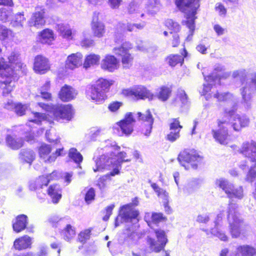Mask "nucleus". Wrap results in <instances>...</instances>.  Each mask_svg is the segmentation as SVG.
I'll list each match as a JSON object with an SVG mask.
<instances>
[{"label":"nucleus","instance_id":"5701e85b","mask_svg":"<svg viewBox=\"0 0 256 256\" xmlns=\"http://www.w3.org/2000/svg\"><path fill=\"white\" fill-rule=\"evenodd\" d=\"M37 39L42 44L51 45L55 40L54 32L49 28H44L38 32Z\"/></svg>","mask_w":256,"mask_h":256},{"label":"nucleus","instance_id":"6e6d98bb","mask_svg":"<svg viewBox=\"0 0 256 256\" xmlns=\"http://www.w3.org/2000/svg\"><path fill=\"white\" fill-rule=\"evenodd\" d=\"M182 128V126L180 124L179 118L172 119V122L170 124V130H180Z\"/></svg>","mask_w":256,"mask_h":256},{"label":"nucleus","instance_id":"13d9d810","mask_svg":"<svg viewBox=\"0 0 256 256\" xmlns=\"http://www.w3.org/2000/svg\"><path fill=\"white\" fill-rule=\"evenodd\" d=\"M256 178V170L254 168H250L246 176V180L248 182H252Z\"/></svg>","mask_w":256,"mask_h":256},{"label":"nucleus","instance_id":"de8ad7c7","mask_svg":"<svg viewBox=\"0 0 256 256\" xmlns=\"http://www.w3.org/2000/svg\"><path fill=\"white\" fill-rule=\"evenodd\" d=\"M26 20L24 12H20L16 14L12 23L14 26H22Z\"/></svg>","mask_w":256,"mask_h":256},{"label":"nucleus","instance_id":"423d86ee","mask_svg":"<svg viewBox=\"0 0 256 256\" xmlns=\"http://www.w3.org/2000/svg\"><path fill=\"white\" fill-rule=\"evenodd\" d=\"M121 93L123 96L130 98L136 100L146 99L152 100L154 98V94L142 85H137L132 88L123 89Z\"/></svg>","mask_w":256,"mask_h":256},{"label":"nucleus","instance_id":"dca6fc26","mask_svg":"<svg viewBox=\"0 0 256 256\" xmlns=\"http://www.w3.org/2000/svg\"><path fill=\"white\" fill-rule=\"evenodd\" d=\"M136 122L133 114L131 112L126 113L124 118L116 124L120 128L122 132L126 135H130L134 130V123Z\"/></svg>","mask_w":256,"mask_h":256},{"label":"nucleus","instance_id":"f03ea898","mask_svg":"<svg viewBox=\"0 0 256 256\" xmlns=\"http://www.w3.org/2000/svg\"><path fill=\"white\" fill-rule=\"evenodd\" d=\"M236 110L237 108L234 106L232 109L226 112L223 117L216 120L218 128L212 129L211 131L212 138L216 142L222 145L228 144L230 135L227 126L230 124V120L228 116H234Z\"/></svg>","mask_w":256,"mask_h":256},{"label":"nucleus","instance_id":"4c0bfd02","mask_svg":"<svg viewBox=\"0 0 256 256\" xmlns=\"http://www.w3.org/2000/svg\"><path fill=\"white\" fill-rule=\"evenodd\" d=\"M100 56L94 54H90L85 58L84 62V67L88 68L92 66L98 64L99 63Z\"/></svg>","mask_w":256,"mask_h":256},{"label":"nucleus","instance_id":"4d7b16f0","mask_svg":"<svg viewBox=\"0 0 256 256\" xmlns=\"http://www.w3.org/2000/svg\"><path fill=\"white\" fill-rule=\"evenodd\" d=\"M114 207V204H110L105 208L103 212L105 214L102 218V220L104 221H108L109 220L110 217L112 214V212Z\"/></svg>","mask_w":256,"mask_h":256},{"label":"nucleus","instance_id":"2eb2a0df","mask_svg":"<svg viewBox=\"0 0 256 256\" xmlns=\"http://www.w3.org/2000/svg\"><path fill=\"white\" fill-rule=\"evenodd\" d=\"M33 70L36 74H43L50 70V64L48 58L42 54H38L34 57Z\"/></svg>","mask_w":256,"mask_h":256},{"label":"nucleus","instance_id":"9b49d317","mask_svg":"<svg viewBox=\"0 0 256 256\" xmlns=\"http://www.w3.org/2000/svg\"><path fill=\"white\" fill-rule=\"evenodd\" d=\"M131 48V44L129 42H124L113 49L116 55L122 56L121 62L124 68H130L132 64L134 56L129 52Z\"/></svg>","mask_w":256,"mask_h":256},{"label":"nucleus","instance_id":"37998d69","mask_svg":"<svg viewBox=\"0 0 256 256\" xmlns=\"http://www.w3.org/2000/svg\"><path fill=\"white\" fill-rule=\"evenodd\" d=\"M188 101V97L184 90L178 92L175 98L176 104L181 106L186 104Z\"/></svg>","mask_w":256,"mask_h":256},{"label":"nucleus","instance_id":"a18cd8bd","mask_svg":"<svg viewBox=\"0 0 256 256\" xmlns=\"http://www.w3.org/2000/svg\"><path fill=\"white\" fill-rule=\"evenodd\" d=\"M92 230V228L85 229L80 232L78 234V240L82 244L86 242L87 240L90 239L91 236V232Z\"/></svg>","mask_w":256,"mask_h":256},{"label":"nucleus","instance_id":"3c124183","mask_svg":"<svg viewBox=\"0 0 256 256\" xmlns=\"http://www.w3.org/2000/svg\"><path fill=\"white\" fill-rule=\"evenodd\" d=\"M122 102L114 100L111 102L108 105V108L110 112L112 113L117 112L122 106Z\"/></svg>","mask_w":256,"mask_h":256},{"label":"nucleus","instance_id":"aec40b11","mask_svg":"<svg viewBox=\"0 0 256 256\" xmlns=\"http://www.w3.org/2000/svg\"><path fill=\"white\" fill-rule=\"evenodd\" d=\"M144 221L150 228L153 224L158 225L160 222H166L167 218L162 212H147L144 216Z\"/></svg>","mask_w":256,"mask_h":256},{"label":"nucleus","instance_id":"9d476101","mask_svg":"<svg viewBox=\"0 0 256 256\" xmlns=\"http://www.w3.org/2000/svg\"><path fill=\"white\" fill-rule=\"evenodd\" d=\"M216 184L227 194L228 198L241 199L243 197V188L242 186L235 188L234 186L224 178L216 180Z\"/></svg>","mask_w":256,"mask_h":256},{"label":"nucleus","instance_id":"58836bf2","mask_svg":"<svg viewBox=\"0 0 256 256\" xmlns=\"http://www.w3.org/2000/svg\"><path fill=\"white\" fill-rule=\"evenodd\" d=\"M60 234L64 240H69L75 236L76 230L74 227L68 224L60 231Z\"/></svg>","mask_w":256,"mask_h":256},{"label":"nucleus","instance_id":"774afa93","mask_svg":"<svg viewBox=\"0 0 256 256\" xmlns=\"http://www.w3.org/2000/svg\"><path fill=\"white\" fill-rule=\"evenodd\" d=\"M215 9L218 10L220 15H225L226 13V8H224V6L220 3L218 4V6L215 8Z\"/></svg>","mask_w":256,"mask_h":256},{"label":"nucleus","instance_id":"c9c22d12","mask_svg":"<svg viewBox=\"0 0 256 256\" xmlns=\"http://www.w3.org/2000/svg\"><path fill=\"white\" fill-rule=\"evenodd\" d=\"M172 93V88L162 86L159 88L158 92L156 94L154 97L156 96L160 100L165 102L170 98Z\"/></svg>","mask_w":256,"mask_h":256},{"label":"nucleus","instance_id":"cd10ccee","mask_svg":"<svg viewBox=\"0 0 256 256\" xmlns=\"http://www.w3.org/2000/svg\"><path fill=\"white\" fill-rule=\"evenodd\" d=\"M6 143L8 146L13 150H18L23 146L24 140L22 138L17 137L15 134H7Z\"/></svg>","mask_w":256,"mask_h":256},{"label":"nucleus","instance_id":"0e129e2a","mask_svg":"<svg viewBox=\"0 0 256 256\" xmlns=\"http://www.w3.org/2000/svg\"><path fill=\"white\" fill-rule=\"evenodd\" d=\"M40 94L41 95L42 98L46 100H52V94L48 91H42L40 90Z\"/></svg>","mask_w":256,"mask_h":256},{"label":"nucleus","instance_id":"338daca9","mask_svg":"<svg viewBox=\"0 0 256 256\" xmlns=\"http://www.w3.org/2000/svg\"><path fill=\"white\" fill-rule=\"evenodd\" d=\"M121 168V164H118L116 165V166L114 168L113 170L110 172V173L106 174L108 175V177L110 178V176H113L116 175L120 173V170Z\"/></svg>","mask_w":256,"mask_h":256},{"label":"nucleus","instance_id":"2f4dec72","mask_svg":"<svg viewBox=\"0 0 256 256\" xmlns=\"http://www.w3.org/2000/svg\"><path fill=\"white\" fill-rule=\"evenodd\" d=\"M164 26L166 28L168 31L164 32V35L166 37L169 36V34L174 32L178 33L181 30L180 24L172 19H167L164 22Z\"/></svg>","mask_w":256,"mask_h":256},{"label":"nucleus","instance_id":"ddd939ff","mask_svg":"<svg viewBox=\"0 0 256 256\" xmlns=\"http://www.w3.org/2000/svg\"><path fill=\"white\" fill-rule=\"evenodd\" d=\"M137 115L138 120L141 122L142 132L146 136H149L154 122V118L150 110H146L144 113L138 112Z\"/></svg>","mask_w":256,"mask_h":256},{"label":"nucleus","instance_id":"a878e982","mask_svg":"<svg viewBox=\"0 0 256 256\" xmlns=\"http://www.w3.org/2000/svg\"><path fill=\"white\" fill-rule=\"evenodd\" d=\"M32 244L31 238L28 235H24L14 240L13 247L16 250L21 251L31 248Z\"/></svg>","mask_w":256,"mask_h":256},{"label":"nucleus","instance_id":"20e7f679","mask_svg":"<svg viewBox=\"0 0 256 256\" xmlns=\"http://www.w3.org/2000/svg\"><path fill=\"white\" fill-rule=\"evenodd\" d=\"M156 239L152 234L148 235L146 239V245L151 252L159 253L165 251L164 248L168 242L165 231L160 228L154 230Z\"/></svg>","mask_w":256,"mask_h":256},{"label":"nucleus","instance_id":"1a4fd4ad","mask_svg":"<svg viewBox=\"0 0 256 256\" xmlns=\"http://www.w3.org/2000/svg\"><path fill=\"white\" fill-rule=\"evenodd\" d=\"M239 213L234 208H229L228 211V220L229 221L230 232L232 236L236 238L242 234L244 220L239 216ZM245 226V224H244Z\"/></svg>","mask_w":256,"mask_h":256},{"label":"nucleus","instance_id":"a19ab883","mask_svg":"<svg viewBox=\"0 0 256 256\" xmlns=\"http://www.w3.org/2000/svg\"><path fill=\"white\" fill-rule=\"evenodd\" d=\"M84 200L86 204H91L94 200L96 197V190L93 188H87L84 189Z\"/></svg>","mask_w":256,"mask_h":256},{"label":"nucleus","instance_id":"e433bc0d","mask_svg":"<svg viewBox=\"0 0 256 256\" xmlns=\"http://www.w3.org/2000/svg\"><path fill=\"white\" fill-rule=\"evenodd\" d=\"M236 250L242 256H256V249L249 245L240 246L237 248Z\"/></svg>","mask_w":256,"mask_h":256},{"label":"nucleus","instance_id":"f704fd0d","mask_svg":"<svg viewBox=\"0 0 256 256\" xmlns=\"http://www.w3.org/2000/svg\"><path fill=\"white\" fill-rule=\"evenodd\" d=\"M19 156L23 162L31 164L36 158V154L32 150L25 149L20 152Z\"/></svg>","mask_w":256,"mask_h":256},{"label":"nucleus","instance_id":"49530a36","mask_svg":"<svg viewBox=\"0 0 256 256\" xmlns=\"http://www.w3.org/2000/svg\"><path fill=\"white\" fill-rule=\"evenodd\" d=\"M232 96V94L228 92H220L218 91L214 95V97L216 98L219 102H226Z\"/></svg>","mask_w":256,"mask_h":256},{"label":"nucleus","instance_id":"09e8293b","mask_svg":"<svg viewBox=\"0 0 256 256\" xmlns=\"http://www.w3.org/2000/svg\"><path fill=\"white\" fill-rule=\"evenodd\" d=\"M168 40L172 48H178L180 43V36L178 33L174 32L169 34Z\"/></svg>","mask_w":256,"mask_h":256},{"label":"nucleus","instance_id":"864d4df0","mask_svg":"<svg viewBox=\"0 0 256 256\" xmlns=\"http://www.w3.org/2000/svg\"><path fill=\"white\" fill-rule=\"evenodd\" d=\"M170 132L166 137L167 140L173 142L176 140L180 137V132L179 130H170Z\"/></svg>","mask_w":256,"mask_h":256},{"label":"nucleus","instance_id":"79ce46f5","mask_svg":"<svg viewBox=\"0 0 256 256\" xmlns=\"http://www.w3.org/2000/svg\"><path fill=\"white\" fill-rule=\"evenodd\" d=\"M60 36L68 40L72 39V29L65 26H61L59 28Z\"/></svg>","mask_w":256,"mask_h":256},{"label":"nucleus","instance_id":"6ab92c4d","mask_svg":"<svg viewBox=\"0 0 256 256\" xmlns=\"http://www.w3.org/2000/svg\"><path fill=\"white\" fill-rule=\"evenodd\" d=\"M100 67L104 70L113 72L119 68L120 62L114 55L107 54L102 60Z\"/></svg>","mask_w":256,"mask_h":256},{"label":"nucleus","instance_id":"c85d7f7f","mask_svg":"<svg viewBox=\"0 0 256 256\" xmlns=\"http://www.w3.org/2000/svg\"><path fill=\"white\" fill-rule=\"evenodd\" d=\"M250 120L245 115L236 114L233 118L232 126L236 132L240 131L242 128L248 126Z\"/></svg>","mask_w":256,"mask_h":256},{"label":"nucleus","instance_id":"e2e57ef3","mask_svg":"<svg viewBox=\"0 0 256 256\" xmlns=\"http://www.w3.org/2000/svg\"><path fill=\"white\" fill-rule=\"evenodd\" d=\"M93 42V40L86 38L80 42V45L82 47L88 48L92 46Z\"/></svg>","mask_w":256,"mask_h":256},{"label":"nucleus","instance_id":"69168bd1","mask_svg":"<svg viewBox=\"0 0 256 256\" xmlns=\"http://www.w3.org/2000/svg\"><path fill=\"white\" fill-rule=\"evenodd\" d=\"M122 0H108L109 4L112 8H118Z\"/></svg>","mask_w":256,"mask_h":256},{"label":"nucleus","instance_id":"c756f323","mask_svg":"<svg viewBox=\"0 0 256 256\" xmlns=\"http://www.w3.org/2000/svg\"><path fill=\"white\" fill-rule=\"evenodd\" d=\"M62 188L58 184H52L48 188L46 192L54 204H57L62 198Z\"/></svg>","mask_w":256,"mask_h":256},{"label":"nucleus","instance_id":"603ef678","mask_svg":"<svg viewBox=\"0 0 256 256\" xmlns=\"http://www.w3.org/2000/svg\"><path fill=\"white\" fill-rule=\"evenodd\" d=\"M33 114L34 116V118L28 120V122H33L38 124H41L42 120H46L47 118L46 116L44 114L40 113L38 112H33Z\"/></svg>","mask_w":256,"mask_h":256},{"label":"nucleus","instance_id":"6e6552de","mask_svg":"<svg viewBox=\"0 0 256 256\" xmlns=\"http://www.w3.org/2000/svg\"><path fill=\"white\" fill-rule=\"evenodd\" d=\"M136 202L134 204H128L120 208L119 214L115 218L114 225L116 227L119 226L123 222H130L137 218L139 215V212L134 208V205H138V202L136 201Z\"/></svg>","mask_w":256,"mask_h":256},{"label":"nucleus","instance_id":"7ed1b4c3","mask_svg":"<svg viewBox=\"0 0 256 256\" xmlns=\"http://www.w3.org/2000/svg\"><path fill=\"white\" fill-rule=\"evenodd\" d=\"M112 80L100 78L94 84H92L88 93V98L96 102H104L107 96L105 94L110 92L112 86L114 84Z\"/></svg>","mask_w":256,"mask_h":256},{"label":"nucleus","instance_id":"39448f33","mask_svg":"<svg viewBox=\"0 0 256 256\" xmlns=\"http://www.w3.org/2000/svg\"><path fill=\"white\" fill-rule=\"evenodd\" d=\"M201 157L198 152L193 148H186L181 151L178 155V160L186 170L196 169Z\"/></svg>","mask_w":256,"mask_h":256},{"label":"nucleus","instance_id":"680f3d73","mask_svg":"<svg viewBox=\"0 0 256 256\" xmlns=\"http://www.w3.org/2000/svg\"><path fill=\"white\" fill-rule=\"evenodd\" d=\"M210 220V217L206 214H198L196 221L199 223L206 224Z\"/></svg>","mask_w":256,"mask_h":256},{"label":"nucleus","instance_id":"4be33fe9","mask_svg":"<svg viewBox=\"0 0 256 256\" xmlns=\"http://www.w3.org/2000/svg\"><path fill=\"white\" fill-rule=\"evenodd\" d=\"M112 159L108 156L103 154L98 157L96 160V168H94V172L103 171L104 170H110L114 165Z\"/></svg>","mask_w":256,"mask_h":256},{"label":"nucleus","instance_id":"72a5a7b5","mask_svg":"<svg viewBox=\"0 0 256 256\" xmlns=\"http://www.w3.org/2000/svg\"><path fill=\"white\" fill-rule=\"evenodd\" d=\"M10 69L12 73L10 74L8 76L4 74L8 79L4 81H0V90L3 95L9 94L12 90L13 86H12L10 84L12 82V78L13 77V70L12 68Z\"/></svg>","mask_w":256,"mask_h":256},{"label":"nucleus","instance_id":"bf43d9fd","mask_svg":"<svg viewBox=\"0 0 256 256\" xmlns=\"http://www.w3.org/2000/svg\"><path fill=\"white\" fill-rule=\"evenodd\" d=\"M108 178H109L108 175L106 174L98 178L97 186L100 189L104 188L106 186V180Z\"/></svg>","mask_w":256,"mask_h":256},{"label":"nucleus","instance_id":"f3484780","mask_svg":"<svg viewBox=\"0 0 256 256\" xmlns=\"http://www.w3.org/2000/svg\"><path fill=\"white\" fill-rule=\"evenodd\" d=\"M99 16L100 12H93L90 25L94 36L100 38L104 36L106 29L104 24L99 20Z\"/></svg>","mask_w":256,"mask_h":256},{"label":"nucleus","instance_id":"5fc2aeb1","mask_svg":"<svg viewBox=\"0 0 256 256\" xmlns=\"http://www.w3.org/2000/svg\"><path fill=\"white\" fill-rule=\"evenodd\" d=\"M26 108L25 106L21 103L14 104V112L18 116H22L25 114Z\"/></svg>","mask_w":256,"mask_h":256},{"label":"nucleus","instance_id":"412c9836","mask_svg":"<svg viewBox=\"0 0 256 256\" xmlns=\"http://www.w3.org/2000/svg\"><path fill=\"white\" fill-rule=\"evenodd\" d=\"M83 56L79 52L73 53L68 56L65 61V68L73 70L82 65Z\"/></svg>","mask_w":256,"mask_h":256},{"label":"nucleus","instance_id":"ea45409f","mask_svg":"<svg viewBox=\"0 0 256 256\" xmlns=\"http://www.w3.org/2000/svg\"><path fill=\"white\" fill-rule=\"evenodd\" d=\"M68 156L70 159L72 160L76 164H80L83 160L82 154L74 148H70L69 150Z\"/></svg>","mask_w":256,"mask_h":256},{"label":"nucleus","instance_id":"a211bd4d","mask_svg":"<svg viewBox=\"0 0 256 256\" xmlns=\"http://www.w3.org/2000/svg\"><path fill=\"white\" fill-rule=\"evenodd\" d=\"M180 54H170L166 58V60L171 67L179 65L182 66L184 64V58L188 56V52L184 44L180 51Z\"/></svg>","mask_w":256,"mask_h":256},{"label":"nucleus","instance_id":"0eeeda50","mask_svg":"<svg viewBox=\"0 0 256 256\" xmlns=\"http://www.w3.org/2000/svg\"><path fill=\"white\" fill-rule=\"evenodd\" d=\"M52 146L45 143L42 144L38 148V156L45 163L50 164L54 162L58 157L64 154L63 147L57 148L52 154Z\"/></svg>","mask_w":256,"mask_h":256},{"label":"nucleus","instance_id":"4468645a","mask_svg":"<svg viewBox=\"0 0 256 256\" xmlns=\"http://www.w3.org/2000/svg\"><path fill=\"white\" fill-rule=\"evenodd\" d=\"M46 10L44 8H40L34 12L30 20L28 22V26L31 27H34L39 29L45 26L46 20Z\"/></svg>","mask_w":256,"mask_h":256},{"label":"nucleus","instance_id":"b1692460","mask_svg":"<svg viewBox=\"0 0 256 256\" xmlns=\"http://www.w3.org/2000/svg\"><path fill=\"white\" fill-rule=\"evenodd\" d=\"M77 94L76 90L70 86L64 84L58 92L59 98L64 102H68L74 100Z\"/></svg>","mask_w":256,"mask_h":256},{"label":"nucleus","instance_id":"473e14b6","mask_svg":"<svg viewBox=\"0 0 256 256\" xmlns=\"http://www.w3.org/2000/svg\"><path fill=\"white\" fill-rule=\"evenodd\" d=\"M206 80L209 83L206 84H204L202 94L203 95H206L207 94L210 92L212 88V84H214L216 80L218 82H220L221 80V76L218 75L214 74H210L206 76L205 78Z\"/></svg>","mask_w":256,"mask_h":256},{"label":"nucleus","instance_id":"c03bdc74","mask_svg":"<svg viewBox=\"0 0 256 256\" xmlns=\"http://www.w3.org/2000/svg\"><path fill=\"white\" fill-rule=\"evenodd\" d=\"M14 36L12 30L0 25V40H4Z\"/></svg>","mask_w":256,"mask_h":256},{"label":"nucleus","instance_id":"052dcab7","mask_svg":"<svg viewBox=\"0 0 256 256\" xmlns=\"http://www.w3.org/2000/svg\"><path fill=\"white\" fill-rule=\"evenodd\" d=\"M150 186L156 193L158 196H160L162 194L164 196L166 195V192L165 190H163L156 184L152 183Z\"/></svg>","mask_w":256,"mask_h":256},{"label":"nucleus","instance_id":"bb28decb","mask_svg":"<svg viewBox=\"0 0 256 256\" xmlns=\"http://www.w3.org/2000/svg\"><path fill=\"white\" fill-rule=\"evenodd\" d=\"M52 174L39 176L34 182L30 184L29 188L30 190H36L48 186L52 178Z\"/></svg>","mask_w":256,"mask_h":256},{"label":"nucleus","instance_id":"393cba45","mask_svg":"<svg viewBox=\"0 0 256 256\" xmlns=\"http://www.w3.org/2000/svg\"><path fill=\"white\" fill-rule=\"evenodd\" d=\"M28 223V217L24 214L17 216L12 224L13 230L16 233H20L24 230Z\"/></svg>","mask_w":256,"mask_h":256},{"label":"nucleus","instance_id":"8fccbe9b","mask_svg":"<svg viewBox=\"0 0 256 256\" xmlns=\"http://www.w3.org/2000/svg\"><path fill=\"white\" fill-rule=\"evenodd\" d=\"M118 28L122 34L132 32L134 30V24L131 23H120L118 24Z\"/></svg>","mask_w":256,"mask_h":256},{"label":"nucleus","instance_id":"7c9ffc66","mask_svg":"<svg viewBox=\"0 0 256 256\" xmlns=\"http://www.w3.org/2000/svg\"><path fill=\"white\" fill-rule=\"evenodd\" d=\"M241 152L248 158L251 159L252 162L256 161V143H246L244 144L242 148Z\"/></svg>","mask_w":256,"mask_h":256},{"label":"nucleus","instance_id":"f257e3e1","mask_svg":"<svg viewBox=\"0 0 256 256\" xmlns=\"http://www.w3.org/2000/svg\"><path fill=\"white\" fill-rule=\"evenodd\" d=\"M201 0H174L178 9L186 14L185 20L182 23L189 29L188 37L192 36L195 30L196 14L200 6Z\"/></svg>","mask_w":256,"mask_h":256},{"label":"nucleus","instance_id":"f8f14e48","mask_svg":"<svg viewBox=\"0 0 256 256\" xmlns=\"http://www.w3.org/2000/svg\"><path fill=\"white\" fill-rule=\"evenodd\" d=\"M54 120L59 121L60 120H70L73 116V110L71 104H60L54 106L52 108Z\"/></svg>","mask_w":256,"mask_h":256}]
</instances>
